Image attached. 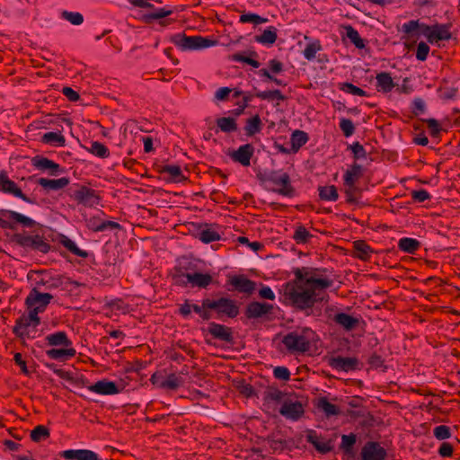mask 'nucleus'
<instances>
[{
  "label": "nucleus",
  "mask_w": 460,
  "mask_h": 460,
  "mask_svg": "<svg viewBox=\"0 0 460 460\" xmlns=\"http://www.w3.org/2000/svg\"><path fill=\"white\" fill-rule=\"evenodd\" d=\"M284 302L296 311L303 312L306 316H320L322 308L318 304L328 302L329 296L322 295L304 280L295 279L285 284L283 288Z\"/></svg>",
  "instance_id": "1"
},
{
  "label": "nucleus",
  "mask_w": 460,
  "mask_h": 460,
  "mask_svg": "<svg viewBox=\"0 0 460 460\" xmlns=\"http://www.w3.org/2000/svg\"><path fill=\"white\" fill-rule=\"evenodd\" d=\"M451 28V22H437L433 25H428L424 22H420L419 20H411L402 24L401 31L407 34L408 38L423 35L429 43L434 44L438 41L449 40L452 38Z\"/></svg>",
  "instance_id": "2"
},
{
  "label": "nucleus",
  "mask_w": 460,
  "mask_h": 460,
  "mask_svg": "<svg viewBox=\"0 0 460 460\" xmlns=\"http://www.w3.org/2000/svg\"><path fill=\"white\" fill-rule=\"evenodd\" d=\"M257 179L260 184L269 191L289 198L296 194L289 174L283 170H270L259 172Z\"/></svg>",
  "instance_id": "3"
},
{
  "label": "nucleus",
  "mask_w": 460,
  "mask_h": 460,
  "mask_svg": "<svg viewBox=\"0 0 460 460\" xmlns=\"http://www.w3.org/2000/svg\"><path fill=\"white\" fill-rule=\"evenodd\" d=\"M327 272L328 269L326 268L302 267L293 270V273L298 280H304L305 284L320 293L333 285V280L327 276Z\"/></svg>",
  "instance_id": "4"
},
{
  "label": "nucleus",
  "mask_w": 460,
  "mask_h": 460,
  "mask_svg": "<svg viewBox=\"0 0 460 460\" xmlns=\"http://www.w3.org/2000/svg\"><path fill=\"white\" fill-rule=\"evenodd\" d=\"M313 334L309 328L296 329L287 333L282 343L290 353H305L310 349Z\"/></svg>",
  "instance_id": "5"
},
{
  "label": "nucleus",
  "mask_w": 460,
  "mask_h": 460,
  "mask_svg": "<svg viewBox=\"0 0 460 460\" xmlns=\"http://www.w3.org/2000/svg\"><path fill=\"white\" fill-rule=\"evenodd\" d=\"M205 308H209L217 314V318L222 320L224 317L235 318L239 314V305L237 302L229 297L221 296L217 299H203Z\"/></svg>",
  "instance_id": "6"
},
{
  "label": "nucleus",
  "mask_w": 460,
  "mask_h": 460,
  "mask_svg": "<svg viewBox=\"0 0 460 460\" xmlns=\"http://www.w3.org/2000/svg\"><path fill=\"white\" fill-rule=\"evenodd\" d=\"M40 319L37 315V312L29 310L28 314L20 316L13 328V332L20 339H34L36 337L37 326L40 324Z\"/></svg>",
  "instance_id": "7"
},
{
  "label": "nucleus",
  "mask_w": 460,
  "mask_h": 460,
  "mask_svg": "<svg viewBox=\"0 0 460 460\" xmlns=\"http://www.w3.org/2000/svg\"><path fill=\"white\" fill-rule=\"evenodd\" d=\"M66 194L77 204L89 208L98 205L101 200L98 192L85 185L74 184L67 189Z\"/></svg>",
  "instance_id": "8"
},
{
  "label": "nucleus",
  "mask_w": 460,
  "mask_h": 460,
  "mask_svg": "<svg viewBox=\"0 0 460 460\" xmlns=\"http://www.w3.org/2000/svg\"><path fill=\"white\" fill-rule=\"evenodd\" d=\"M171 41L181 50H197L209 48L215 41L202 36H187L183 33H177L171 37Z\"/></svg>",
  "instance_id": "9"
},
{
  "label": "nucleus",
  "mask_w": 460,
  "mask_h": 460,
  "mask_svg": "<svg viewBox=\"0 0 460 460\" xmlns=\"http://www.w3.org/2000/svg\"><path fill=\"white\" fill-rule=\"evenodd\" d=\"M13 242L25 249H31L42 253H48L50 251V244L40 234H27L25 233H17L13 235Z\"/></svg>",
  "instance_id": "10"
},
{
  "label": "nucleus",
  "mask_w": 460,
  "mask_h": 460,
  "mask_svg": "<svg viewBox=\"0 0 460 460\" xmlns=\"http://www.w3.org/2000/svg\"><path fill=\"white\" fill-rule=\"evenodd\" d=\"M0 192L19 198L26 203L37 205L38 201L35 196H27L22 189L9 178L6 171H0Z\"/></svg>",
  "instance_id": "11"
},
{
  "label": "nucleus",
  "mask_w": 460,
  "mask_h": 460,
  "mask_svg": "<svg viewBox=\"0 0 460 460\" xmlns=\"http://www.w3.org/2000/svg\"><path fill=\"white\" fill-rule=\"evenodd\" d=\"M53 296L49 293H42L37 288H33L25 299L27 308L31 312L40 313L45 311L48 305L50 303Z\"/></svg>",
  "instance_id": "12"
},
{
  "label": "nucleus",
  "mask_w": 460,
  "mask_h": 460,
  "mask_svg": "<svg viewBox=\"0 0 460 460\" xmlns=\"http://www.w3.org/2000/svg\"><path fill=\"white\" fill-rule=\"evenodd\" d=\"M35 288L40 290L44 288L48 290L58 288L63 286L65 278L61 275L51 276L46 270L36 271Z\"/></svg>",
  "instance_id": "13"
},
{
  "label": "nucleus",
  "mask_w": 460,
  "mask_h": 460,
  "mask_svg": "<svg viewBox=\"0 0 460 460\" xmlns=\"http://www.w3.org/2000/svg\"><path fill=\"white\" fill-rule=\"evenodd\" d=\"M279 413L287 420L297 421L305 414V408L301 402L286 398L279 409Z\"/></svg>",
  "instance_id": "14"
},
{
  "label": "nucleus",
  "mask_w": 460,
  "mask_h": 460,
  "mask_svg": "<svg viewBox=\"0 0 460 460\" xmlns=\"http://www.w3.org/2000/svg\"><path fill=\"white\" fill-rule=\"evenodd\" d=\"M361 460H385L387 451L376 441H367L360 451Z\"/></svg>",
  "instance_id": "15"
},
{
  "label": "nucleus",
  "mask_w": 460,
  "mask_h": 460,
  "mask_svg": "<svg viewBox=\"0 0 460 460\" xmlns=\"http://www.w3.org/2000/svg\"><path fill=\"white\" fill-rule=\"evenodd\" d=\"M329 365L337 371L349 372L359 369V361L356 358H347L342 356L332 357L329 360Z\"/></svg>",
  "instance_id": "16"
},
{
  "label": "nucleus",
  "mask_w": 460,
  "mask_h": 460,
  "mask_svg": "<svg viewBox=\"0 0 460 460\" xmlns=\"http://www.w3.org/2000/svg\"><path fill=\"white\" fill-rule=\"evenodd\" d=\"M272 305L253 301L246 305L244 314L248 319H257L272 314Z\"/></svg>",
  "instance_id": "17"
},
{
  "label": "nucleus",
  "mask_w": 460,
  "mask_h": 460,
  "mask_svg": "<svg viewBox=\"0 0 460 460\" xmlns=\"http://www.w3.org/2000/svg\"><path fill=\"white\" fill-rule=\"evenodd\" d=\"M228 284L231 285L234 290L248 295L252 294L256 286L253 280L247 279L243 275H234L228 279Z\"/></svg>",
  "instance_id": "18"
},
{
  "label": "nucleus",
  "mask_w": 460,
  "mask_h": 460,
  "mask_svg": "<svg viewBox=\"0 0 460 460\" xmlns=\"http://www.w3.org/2000/svg\"><path fill=\"white\" fill-rule=\"evenodd\" d=\"M87 227L93 232H103V231H112V230H120L121 226L111 220H102L98 217H92L87 220L86 223Z\"/></svg>",
  "instance_id": "19"
},
{
  "label": "nucleus",
  "mask_w": 460,
  "mask_h": 460,
  "mask_svg": "<svg viewBox=\"0 0 460 460\" xmlns=\"http://www.w3.org/2000/svg\"><path fill=\"white\" fill-rule=\"evenodd\" d=\"M208 332L217 340L227 343H233L234 341L232 329L228 326L211 322L208 324Z\"/></svg>",
  "instance_id": "20"
},
{
  "label": "nucleus",
  "mask_w": 460,
  "mask_h": 460,
  "mask_svg": "<svg viewBox=\"0 0 460 460\" xmlns=\"http://www.w3.org/2000/svg\"><path fill=\"white\" fill-rule=\"evenodd\" d=\"M254 153V147L252 144H245L234 151L230 157L234 162L239 163L243 166H249L251 164V158Z\"/></svg>",
  "instance_id": "21"
},
{
  "label": "nucleus",
  "mask_w": 460,
  "mask_h": 460,
  "mask_svg": "<svg viewBox=\"0 0 460 460\" xmlns=\"http://www.w3.org/2000/svg\"><path fill=\"white\" fill-rule=\"evenodd\" d=\"M59 456L67 460H99L98 454L89 449H68L60 452Z\"/></svg>",
  "instance_id": "22"
},
{
  "label": "nucleus",
  "mask_w": 460,
  "mask_h": 460,
  "mask_svg": "<svg viewBox=\"0 0 460 460\" xmlns=\"http://www.w3.org/2000/svg\"><path fill=\"white\" fill-rule=\"evenodd\" d=\"M306 441L314 446L316 451L321 454H327L332 450L331 441L322 439L314 429L306 430Z\"/></svg>",
  "instance_id": "23"
},
{
  "label": "nucleus",
  "mask_w": 460,
  "mask_h": 460,
  "mask_svg": "<svg viewBox=\"0 0 460 460\" xmlns=\"http://www.w3.org/2000/svg\"><path fill=\"white\" fill-rule=\"evenodd\" d=\"M88 389L91 392L102 395H112L119 393V389L117 385L114 382L106 379L100 380L95 384L89 385Z\"/></svg>",
  "instance_id": "24"
},
{
  "label": "nucleus",
  "mask_w": 460,
  "mask_h": 460,
  "mask_svg": "<svg viewBox=\"0 0 460 460\" xmlns=\"http://www.w3.org/2000/svg\"><path fill=\"white\" fill-rule=\"evenodd\" d=\"M32 162L33 165L39 170H49V174L52 176H57L64 172V169L58 164L47 157L36 156Z\"/></svg>",
  "instance_id": "25"
},
{
  "label": "nucleus",
  "mask_w": 460,
  "mask_h": 460,
  "mask_svg": "<svg viewBox=\"0 0 460 460\" xmlns=\"http://www.w3.org/2000/svg\"><path fill=\"white\" fill-rule=\"evenodd\" d=\"M37 183L46 190H58L64 189L70 183V180L67 177H62L59 179H47L40 178Z\"/></svg>",
  "instance_id": "26"
},
{
  "label": "nucleus",
  "mask_w": 460,
  "mask_h": 460,
  "mask_svg": "<svg viewBox=\"0 0 460 460\" xmlns=\"http://www.w3.org/2000/svg\"><path fill=\"white\" fill-rule=\"evenodd\" d=\"M333 321L345 331H352L359 324V319L346 313H338L334 315Z\"/></svg>",
  "instance_id": "27"
},
{
  "label": "nucleus",
  "mask_w": 460,
  "mask_h": 460,
  "mask_svg": "<svg viewBox=\"0 0 460 460\" xmlns=\"http://www.w3.org/2000/svg\"><path fill=\"white\" fill-rule=\"evenodd\" d=\"M0 214L4 217H6L10 220H13V223H19L22 225L24 227L32 228L37 224L36 221L31 217H28L13 210L2 209L0 210Z\"/></svg>",
  "instance_id": "28"
},
{
  "label": "nucleus",
  "mask_w": 460,
  "mask_h": 460,
  "mask_svg": "<svg viewBox=\"0 0 460 460\" xmlns=\"http://www.w3.org/2000/svg\"><path fill=\"white\" fill-rule=\"evenodd\" d=\"M76 351L74 348L65 347L63 349H50L46 350V355L55 360L65 361L75 357Z\"/></svg>",
  "instance_id": "29"
},
{
  "label": "nucleus",
  "mask_w": 460,
  "mask_h": 460,
  "mask_svg": "<svg viewBox=\"0 0 460 460\" xmlns=\"http://www.w3.org/2000/svg\"><path fill=\"white\" fill-rule=\"evenodd\" d=\"M212 276L208 273H201L195 271L191 275H188V280L192 288H206L212 283Z\"/></svg>",
  "instance_id": "30"
},
{
  "label": "nucleus",
  "mask_w": 460,
  "mask_h": 460,
  "mask_svg": "<svg viewBox=\"0 0 460 460\" xmlns=\"http://www.w3.org/2000/svg\"><path fill=\"white\" fill-rule=\"evenodd\" d=\"M286 394L277 387L270 386L263 393V402L265 406H269L271 402L283 403L286 400Z\"/></svg>",
  "instance_id": "31"
},
{
  "label": "nucleus",
  "mask_w": 460,
  "mask_h": 460,
  "mask_svg": "<svg viewBox=\"0 0 460 460\" xmlns=\"http://www.w3.org/2000/svg\"><path fill=\"white\" fill-rule=\"evenodd\" d=\"M363 175V167L359 164L354 163L350 165L343 175V184H357V181Z\"/></svg>",
  "instance_id": "32"
},
{
  "label": "nucleus",
  "mask_w": 460,
  "mask_h": 460,
  "mask_svg": "<svg viewBox=\"0 0 460 460\" xmlns=\"http://www.w3.org/2000/svg\"><path fill=\"white\" fill-rule=\"evenodd\" d=\"M376 79V88L379 92L385 93H390L395 86V84L388 72H381L377 74Z\"/></svg>",
  "instance_id": "33"
},
{
  "label": "nucleus",
  "mask_w": 460,
  "mask_h": 460,
  "mask_svg": "<svg viewBox=\"0 0 460 460\" xmlns=\"http://www.w3.org/2000/svg\"><path fill=\"white\" fill-rule=\"evenodd\" d=\"M161 173H167L169 175L168 181L172 182H182L186 177L182 174L181 169L179 165L166 164L162 166Z\"/></svg>",
  "instance_id": "34"
},
{
  "label": "nucleus",
  "mask_w": 460,
  "mask_h": 460,
  "mask_svg": "<svg viewBox=\"0 0 460 460\" xmlns=\"http://www.w3.org/2000/svg\"><path fill=\"white\" fill-rule=\"evenodd\" d=\"M48 345L49 346H64L70 347L72 341L68 339L65 332H57L46 336Z\"/></svg>",
  "instance_id": "35"
},
{
  "label": "nucleus",
  "mask_w": 460,
  "mask_h": 460,
  "mask_svg": "<svg viewBox=\"0 0 460 460\" xmlns=\"http://www.w3.org/2000/svg\"><path fill=\"white\" fill-rule=\"evenodd\" d=\"M278 39L277 29L270 26L261 35H256L254 40L263 45H273Z\"/></svg>",
  "instance_id": "36"
},
{
  "label": "nucleus",
  "mask_w": 460,
  "mask_h": 460,
  "mask_svg": "<svg viewBox=\"0 0 460 460\" xmlns=\"http://www.w3.org/2000/svg\"><path fill=\"white\" fill-rule=\"evenodd\" d=\"M45 366L52 370L57 376H58L61 378H64L72 384H75V385L84 386L86 385V381L83 378H74L70 376V374L68 372L64 371L61 368H58L57 365L54 363H45Z\"/></svg>",
  "instance_id": "37"
},
{
  "label": "nucleus",
  "mask_w": 460,
  "mask_h": 460,
  "mask_svg": "<svg viewBox=\"0 0 460 460\" xmlns=\"http://www.w3.org/2000/svg\"><path fill=\"white\" fill-rule=\"evenodd\" d=\"M316 407L324 412L326 417L337 416L340 414V409L337 405L331 403L326 397H320L317 400Z\"/></svg>",
  "instance_id": "38"
},
{
  "label": "nucleus",
  "mask_w": 460,
  "mask_h": 460,
  "mask_svg": "<svg viewBox=\"0 0 460 460\" xmlns=\"http://www.w3.org/2000/svg\"><path fill=\"white\" fill-rule=\"evenodd\" d=\"M346 202L349 204H358L362 195V190L357 184H343Z\"/></svg>",
  "instance_id": "39"
},
{
  "label": "nucleus",
  "mask_w": 460,
  "mask_h": 460,
  "mask_svg": "<svg viewBox=\"0 0 460 460\" xmlns=\"http://www.w3.org/2000/svg\"><path fill=\"white\" fill-rule=\"evenodd\" d=\"M59 243L70 252L78 257L85 259L89 256V253L86 251L78 248L75 243L65 234H61Z\"/></svg>",
  "instance_id": "40"
},
{
  "label": "nucleus",
  "mask_w": 460,
  "mask_h": 460,
  "mask_svg": "<svg viewBox=\"0 0 460 460\" xmlns=\"http://www.w3.org/2000/svg\"><path fill=\"white\" fill-rule=\"evenodd\" d=\"M218 129L224 133L235 132L238 128L236 119L234 117H221L216 120Z\"/></svg>",
  "instance_id": "41"
},
{
  "label": "nucleus",
  "mask_w": 460,
  "mask_h": 460,
  "mask_svg": "<svg viewBox=\"0 0 460 460\" xmlns=\"http://www.w3.org/2000/svg\"><path fill=\"white\" fill-rule=\"evenodd\" d=\"M262 128V122L258 114L248 119L244 126V132L247 137H252L257 133H260Z\"/></svg>",
  "instance_id": "42"
},
{
  "label": "nucleus",
  "mask_w": 460,
  "mask_h": 460,
  "mask_svg": "<svg viewBox=\"0 0 460 460\" xmlns=\"http://www.w3.org/2000/svg\"><path fill=\"white\" fill-rule=\"evenodd\" d=\"M420 247V243L414 238L403 237L398 242V248L408 253L414 254Z\"/></svg>",
  "instance_id": "43"
},
{
  "label": "nucleus",
  "mask_w": 460,
  "mask_h": 460,
  "mask_svg": "<svg viewBox=\"0 0 460 460\" xmlns=\"http://www.w3.org/2000/svg\"><path fill=\"white\" fill-rule=\"evenodd\" d=\"M353 247L356 252V256L361 261H368L371 253L373 252L372 248L363 240L354 242Z\"/></svg>",
  "instance_id": "44"
},
{
  "label": "nucleus",
  "mask_w": 460,
  "mask_h": 460,
  "mask_svg": "<svg viewBox=\"0 0 460 460\" xmlns=\"http://www.w3.org/2000/svg\"><path fill=\"white\" fill-rule=\"evenodd\" d=\"M41 141L54 146H65L66 145V138L60 132H47L41 137Z\"/></svg>",
  "instance_id": "45"
},
{
  "label": "nucleus",
  "mask_w": 460,
  "mask_h": 460,
  "mask_svg": "<svg viewBox=\"0 0 460 460\" xmlns=\"http://www.w3.org/2000/svg\"><path fill=\"white\" fill-rule=\"evenodd\" d=\"M308 134L302 130H295L291 135V147L294 152H297L308 141Z\"/></svg>",
  "instance_id": "46"
},
{
  "label": "nucleus",
  "mask_w": 460,
  "mask_h": 460,
  "mask_svg": "<svg viewBox=\"0 0 460 460\" xmlns=\"http://www.w3.org/2000/svg\"><path fill=\"white\" fill-rule=\"evenodd\" d=\"M318 192L322 200L336 201L339 198L337 188L334 185L319 186Z\"/></svg>",
  "instance_id": "47"
},
{
  "label": "nucleus",
  "mask_w": 460,
  "mask_h": 460,
  "mask_svg": "<svg viewBox=\"0 0 460 460\" xmlns=\"http://www.w3.org/2000/svg\"><path fill=\"white\" fill-rule=\"evenodd\" d=\"M345 30L346 37L356 48L362 49L366 47L365 40L360 37L358 31L354 27L348 25L345 27Z\"/></svg>",
  "instance_id": "48"
},
{
  "label": "nucleus",
  "mask_w": 460,
  "mask_h": 460,
  "mask_svg": "<svg viewBox=\"0 0 460 460\" xmlns=\"http://www.w3.org/2000/svg\"><path fill=\"white\" fill-rule=\"evenodd\" d=\"M314 235L303 225L297 226L293 234V239L297 244H305Z\"/></svg>",
  "instance_id": "49"
},
{
  "label": "nucleus",
  "mask_w": 460,
  "mask_h": 460,
  "mask_svg": "<svg viewBox=\"0 0 460 460\" xmlns=\"http://www.w3.org/2000/svg\"><path fill=\"white\" fill-rule=\"evenodd\" d=\"M255 96L257 98H260L261 100H266L269 102H272V101L283 102L287 99V97L281 93V91L278 90V89L263 91V92H257L255 93Z\"/></svg>",
  "instance_id": "50"
},
{
  "label": "nucleus",
  "mask_w": 460,
  "mask_h": 460,
  "mask_svg": "<svg viewBox=\"0 0 460 460\" xmlns=\"http://www.w3.org/2000/svg\"><path fill=\"white\" fill-rule=\"evenodd\" d=\"M87 150L93 155L100 158H107L110 155L108 147L99 141H93L91 143V146L87 148Z\"/></svg>",
  "instance_id": "51"
},
{
  "label": "nucleus",
  "mask_w": 460,
  "mask_h": 460,
  "mask_svg": "<svg viewBox=\"0 0 460 460\" xmlns=\"http://www.w3.org/2000/svg\"><path fill=\"white\" fill-rule=\"evenodd\" d=\"M50 436L49 429L44 425H38L31 431V439L33 442H40L49 438Z\"/></svg>",
  "instance_id": "52"
},
{
  "label": "nucleus",
  "mask_w": 460,
  "mask_h": 460,
  "mask_svg": "<svg viewBox=\"0 0 460 460\" xmlns=\"http://www.w3.org/2000/svg\"><path fill=\"white\" fill-rule=\"evenodd\" d=\"M199 238L204 243H209L220 240V234L210 227L201 229L199 233Z\"/></svg>",
  "instance_id": "53"
},
{
  "label": "nucleus",
  "mask_w": 460,
  "mask_h": 460,
  "mask_svg": "<svg viewBox=\"0 0 460 460\" xmlns=\"http://www.w3.org/2000/svg\"><path fill=\"white\" fill-rule=\"evenodd\" d=\"M322 49V45L319 40H314L306 45L303 51L305 59L311 61L315 58V55Z\"/></svg>",
  "instance_id": "54"
},
{
  "label": "nucleus",
  "mask_w": 460,
  "mask_h": 460,
  "mask_svg": "<svg viewBox=\"0 0 460 460\" xmlns=\"http://www.w3.org/2000/svg\"><path fill=\"white\" fill-rule=\"evenodd\" d=\"M356 441L357 436L354 433L342 435L341 447L346 454L350 455L353 453V446L355 445Z\"/></svg>",
  "instance_id": "55"
},
{
  "label": "nucleus",
  "mask_w": 460,
  "mask_h": 460,
  "mask_svg": "<svg viewBox=\"0 0 460 460\" xmlns=\"http://www.w3.org/2000/svg\"><path fill=\"white\" fill-rule=\"evenodd\" d=\"M339 89L352 95L368 96L366 91L348 82L341 83L339 84Z\"/></svg>",
  "instance_id": "56"
},
{
  "label": "nucleus",
  "mask_w": 460,
  "mask_h": 460,
  "mask_svg": "<svg viewBox=\"0 0 460 460\" xmlns=\"http://www.w3.org/2000/svg\"><path fill=\"white\" fill-rule=\"evenodd\" d=\"M181 384L182 380L181 377L177 376L175 374H170L167 378H165L164 382H163L162 389L176 390Z\"/></svg>",
  "instance_id": "57"
},
{
  "label": "nucleus",
  "mask_w": 460,
  "mask_h": 460,
  "mask_svg": "<svg viewBox=\"0 0 460 460\" xmlns=\"http://www.w3.org/2000/svg\"><path fill=\"white\" fill-rule=\"evenodd\" d=\"M61 17L73 25H80L84 22V16L78 12L63 11Z\"/></svg>",
  "instance_id": "58"
},
{
  "label": "nucleus",
  "mask_w": 460,
  "mask_h": 460,
  "mask_svg": "<svg viewBox=\"0 0 460 460\" xmlns=\"http://www.w3.org/2000/svg\"><path fill=\"white\" fill-rule=\"evenodd\" d=\"M240 22H252L254 24L265 23L268 22L267 18H263L257 13H243L240 16Z\"/></svg>",
  "instance_id": "59"
},
{
  "label": "nucleus",
  "mask_w": 460,
  "mask_h": 460,
  "mask_svg": "<svg viewBox=\"0 0 460 460\" xmlns=\"http://www.w3.org/2000/svg\"><path fill=\"white\" fill-rule=\"evenodd\" d=\"M434 437L438 440H444L451 437V429L448 426L440 425L433 429Z\"/></svg>",
  "instance_id": "60"
},
{
  "label": "nucleus",
  "mask_w": 460,
  "mask_h": 460,
  "mask_svg": "<svg viewBox=\"0 0 460 460\" xmlns=\"http://www.w3.org/2000/svg\"><path fill=\"white\" fill-rule=\"evenodd\" d=\"M186 270H180V271H177V270H174L173 274H172V281L173 283L176 285V286H180V287H187L189 284H190V281H187L188 280V273H183L185 272Z\"/></svg>",
  "instance_id": "61"
},
{
  "label": "nucleus",
  "mask_w": 460,
  "mask_h": 460,
  "mask_svg": "<svg viewBox=\"0 0 460 460\" xmlns=\"http://www.w3.org/2000/svg\"><path fill=\"white\" fill-rule=\"evenodd\" d=\"M191 307L192 311L199 314L203 321H208L211 319L212 314L210 309L204 307L203 301L201 302V305L192 304Z\"/></svg>",
  "instance_id": "62"
},
{
  "label": "nucleus",
  "mask_w": 460,
  "mask_h": 460,
  "mask_svg": "<svg viewBox=\"0 0 460 460\" xmlns=\"http://www.w3.org/2000/svg\"><path fill=\"white\" fill-rule=\"evenodd\" d=\"M340 128L347 137L353 135L355 131L354 124L349 119H341L340 121Z\"/></svg>",
  "instance_id": "63"
},
{
  "label": "nucleus",
  "mask_w": 460,
  "mask_h": 460,
  "mask_svg": "<svg viewBox=\"0 0 460 460\" xmlns=\"http://www.w3.org/2000/svg\"><path fill=\"white\" fill-rule=\"evenodd\" d=\"M411 199L414 202L421 203L431 199L430 194L424 189L412 190L411 192Z\"/></svg>",
  "instance_id": "64"
}]
</instances>
